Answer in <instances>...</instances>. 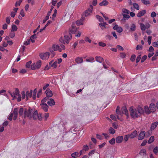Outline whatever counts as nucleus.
<instances>
[{
  "label": "nucleus",
  "instance_id": "nucleus-28",
  "mask_svg": "<svg viewBox=\"0 0 158 158\" xmlns=\"http://www.w3.org/2000/svg\"><path fill=\"white\" fill-rule=\"evenodd\" d=\"M108 3L109 2L107 1L104 0L99 3V5L101 6H105L108 5Z\"/></svg>",
  "mask_w": 158,
  "mask_h": 158
},
{
  "label": "nucleus",
  "instance_id": "nucleus-52",
  "mask_svg": "<svg viewBox=\"0 0 158 158\" xmlns=\"http://www.w3.org/2000/svg\"><path fill=\"white\" fill-rule=\"evenodd\" d=\"M84 40L86 42H88L89 43H90L91 42V40L88 37H85Z\"/></svg>",
  "mask_w": 158,
  "mask_h": 158
},
{
  "label": "nucleus",
  "instance_id": "nucleus-42",
  "mask_svg": "<svg viewBox=\"0 0 158 158\" xmlns=\"http://www.w3.org/2000/svg\"><path fill=\"white\" fill-rule=\"evenodd\" d=\"M135 25L134 24H132L131 26L130 30L131 31H134L135 29Z\"/></svg>",
  "mask_w": 158,
  "mask_h": 158
},
{
  "label": "nucleus",
  "instance_id": "nucleus-24",
  "mask_svg": "<svg viewBox=\"0 0 158 158\" xmlns=\"http://www.w3.org/2000/svg\"><path fill=\"white\" fill-rule=\"evenodd\" d=\"M137 134V131H134L133 132H132L129 135V137L130 138L133 139L135 137Z\"/></svg>",
  "mask_w": 158,
  "mask_h": 158
},
{
  "label": "nucleus",
  "instance_id": "nucleus-61",
  "mask_svg": "<svg viewBox=\"0 0 158 158\" xmlns=\"http://www.w3.org/2000/svg\"><path fill=\"white\" fill-rule=\"evenodd\" d=\"M141 58V56L140 55L138 56L136 58V63H138L139 62V60H140Z\"/></svg>",
  "mask_w": 158,
  "mask_h": 158
},
{
  "label": "nucleus",
  "instance_id": "nucleus-36",
  "mask_svg": "<svg viewBox=\"0 0 158 158\" xmlns=\"http://www.w3.org/2000/svg\"><path fill=\"white\" fill-rule=\"evenodd\" d=\"M15 33L14 31H10L9 35V36L10 38H13L15 36Z\"/></svg>",
  "mask_w": 158,
  "mask_h": 158
},
{
  "label": "nucleus",
  "instance_id": "nucleus-33",
  "mask_svg": "<svg viewBox=\"0 0 158 158\" xmlns=\"http://www.w3.org/2000/svg\"><path fill=\"white\" fill-rule=\"evenodd\" d=\"M75 61L77 63H81L83 62V59L81 57H77L75 60Z\"/></svg>",
  "mask_w": 158,
  "mask_h": 158
},
{
  "label": "nucleus",
  "instance_id": "nucleus-18",
  "mask_svg": "<svg viewBox=\"0 0 158 158\" xmlns=\"http://www.w3.org/2000/svg\"><path fill=\"white\" fill-rule=\"evenodd\" d=\"M116 142L117 143H122L123 140V137L122 136H119L117 137L116 139Z\"/></svg>",
  "mask_w": 158,
  "mask_h": 158
},
{
  "label": "nucleus",
  "instance_id": "nucleus-64",
  "mask_svg": "<svg viewBox=\"0 0 158 158\" xmlns=\"http://www.w3.org/2000/svg\"><path fill=\"white\" fill-rule=\"evenodd\" d=\"M142 49V46L140 45H137L136 47V49L137 50H140Z\"/></svg>",
  "mask_w": 158,
  "mask_h": 158
},
{
  "label": "nucleus",
  "instance_id": "nucleus-8",
  "mask_svg": "<svg viewBox=\"0 0 158 158\" xmlns=\"http://www.w3.org/2000/svg\"><path fill=\"white\" fill-rule=\"evenodd\" d=\"M49 53L48 52L41 53L40 54V57L42 60L48 59L49 58Z\"/></svg>",
  "mask_w": 158,
  "mask_h": 158
},
{
  "label": "nucleus",
  "instance_id": "nucleus-16",
  "mask_svg": "<svg viewBox=\"0 0 158 158\" xmlns=\"http://www.w3.org/2000/svg\"><path fill=\"white\" fill-rule=\"evenodd\" d=\"M139 154L143 157L146 156L147 155L146 149L144 148L142 149L139 152Z\"/></svg>",
  "mask_w": 158,
  "mask_h": 158
},
{
  "label": "nucleus",
  "instance_id": "nucleus-20",
  "mask_svg": "<svg viewBox=\"0 0 158 158\" xmlns=\"http://www.w3.org/2000/svg\"><path fill=\"white\" fill-rule=\"evenodd\" d=\"M40 106L42 109L45 111L47 112L48 110V106L46 103L43 104L41 103Z\"/></svg>",
  "mask_w": 158,
  "mask_h": 158
},
{
  "label": "nucleus",
  "instance_id": "nucleus-17",
  "mask_svg": "<svg viewBox=\"0 0 158 158\" xmlns=\"http://www.w3.org/2000/svg\"><path fill=\"white\" fill-rule=\"evenodd\" d=\"M99 25L101 28L102 30H104L107 28L106 25H107V24L106 23L104 22H100L99 23Z\"/></svg>",
  "mask_w": 158,
  "mask_h": 158
},
{
  "label": "nucleus",
  "instance_id": "nucleus-15",
  "mask_svg": "<svg viewBox=\"0 0 158 158\" xmlns=\"http://www.w3.org/2000/svg\"><path fill=\"white\" fill-rule=\"evenodd\" d=\"M52 48L55 51H58L60 52L62 51V49L60 48L58 45L56 44H54L52 45Z\"/></svg>",
  "mask_w": 158,
  "mask_h": 158
},
{
  "label": "nucleus",
  "instance_id": "nucleus-7",
  "mask_svg": "<svg viewBox=\"0 0 158 158\" xmlns=\"http://www.w3.org/2000/svg\"><path fill=\"white\" fill-rule=\"evenodd\" d=\"M32 118L34 120L38 119L40 120L42 119V117L41 114H38L37 110H35L34 109V111L32 115Z\"/></svg>",
  "mask_w": 158,
  "mask_h": 158
},
{
  "label": "nucleus",
  "instance_id": "nucleus-32",
  "mask_svg": "<svg viewBox=\"0 0 158 158\" xmlns=\"http://www.w3.org/2000/svg\"><path fill=\"white\" fill-rule=\"evenodd\" d=\"M95 58L96 61L99 63H102L103 61V58L100 56H96Z\"/></svg>",
  "mask_w": 158,
  "mask_h": 158
},
{
  "label": "nucleus",
  "instance_id": "nucleus-35",
  "mask_svg": "<svg viewBox=\"0 0 158 158\" xmlns=\"http://www.w3.org/2000/svg\"><path fill=\"white\" fill-rule=\"evenodd\" d=\"M50 15V12H49L47 15L46 16L45 18L43 20V23H44L49 18V17Z\"/></svg>",
  "mask_w": 158,
  "mask_h": 158
},
{
  "label": "nucleus",
  "instance_id": "nucleus-56",
  "mask_svg": "<svg viewBox=\"0 0 158 158\" xmlns=\"http://www.w3.org/2000/svg\"><path fill=\"white\" fill-rule=\"evenodd\" d=\"M122 11L123 13L129 14L130 13V11L126 9H123Z\"/></svg>",
  "mask_w": 158,
  "mask_h": 158
},
{
  "label": "nucleus",
  "instance_id": "nucleus-11",
  "mask_svg": "<svg viewBox=\"0 0 158 158\" xmlns=\"http://www.w3.org/2000/svg\"><path fill=\"white\" fill-rule=\"evenodd\" d=\"M113 29L114 30H116L118 33H121L123 31V29L121 27L119 26L118 25L115 24H114L113 27Z\"/></svg>",
  "mask_w": 158,
  "mask_h": 158
},
{
  "label": "nucleus",
  "instance_id": "nucleus-44",
  "mask_svg": "<svg viewBox=\"0 0 158 158\" xmlns=\"http://www.w3.org/2000/svg\"><path fill=\"white\" fill-rule=\"evenodd\" d=\"M110 117L112 119L114 120H116L117 118L118 119L120 120L119 117L118 116H117V117H116L113 115H110Z\"/></svg>",
  "mask_w": 158,
  "mask_h": 158
},
{
  "label": "nucleus",
  "instance_id": "nucleus-50",
  "mask_svg": "<svg viewBox=\"0 0 158 158\" xmlns=\"http://www.w3.org/2000/svg\"><path fill=\"white\" fill-rule=\"evenodd\" d=\"M153 152L156 154H158V147H156L153 149Z\"/></svg>",
  "mask_w": 158,
  "mask_h": 158
},
{
  "label": "nucleus",
  "instance_id": "nucleus-3",
  "mask_svg": "<svg viewBox=\"0 0 158 158\" xmlns=\"http://www.w3.org/2000/svg\"><path fill=\"white\" fill-rule=\"evenodd\" d=\"M11 96L13 98V99H16L19 102L21 100V97L20 95L19 94V90L16 89L13 92H9Z\"/></svg>",
  "mask_w": 158,
  "mask_h": 158
},
{
  "label": "nucleus",
  "instance_id": "nucleus-60",
  "mask_svg": "<svg viewBox=\"0 0 158 158\" xmlns=\"http://www.w3.org/2000/svg\"><path fill=\"white\" fill-rule=\"evenodd\" d=\"M23 110L24 109L23 108H20L19 111V114L20 115H22L23 114Z\"/></svg>",
  "mask_w": 158,
  "mask_h": 158
},
{
  "label": "nucleus",
  "instance_id": "nucleus-59",
  "mask_svg": "<svg viewBox=\"0 0 158 158\" xmlns=\"http://www.w3.org/2000/svg\"><path fill=\"white\" fill-rule=\"evenodd\" d=\"M48 98L46 97L44 98L41 101V103L45 104L46 101L48 100Z\"/></svg>",
  "mask_w": 158,
  "mask_h": 158
},
{
  "label": "nucleus",
  "instance_id": "nucleus-58",
  "mask_svg": "<svg viewBox=\"0 0 158 158\" xmlns=\"http://www.w3.org/2000/svg\"><path fill=\"white\" fill-rule=\"evenodd\" d=\"M49 50L51 53H52V57L54 56L55 55V53L54 52V50L52 48H52H50L49 49Z\"/></svg>",
  "mask_w": 158,
  "mask_h": 158
},
{
  "label": "nucleus",
  "instance_id": "nucleus-9",
  "mask_svg": "<svg viewBox=\"0 0 158 158\" xmlns=\"http://www.w3.org/2000/svg\"><path fill=\"white\" fill-rule=\"evenodd\" d=\"M93 10V6L91 5H90L89 8L83 13V15L85 16H88L92 12Z\"/></svg>",
  "mask_w": 158,
  "mask_h": 158
},
{
  "label": "nucleus",
  "instance_id": "nucleus-19",
  "mask_svg": "<svg viewBox=\"0 0 158 158\" xmlns=\"http://www.w3.org/2000/svg\"><path fill=\"white\" fill-rule=\"evenodd\" d=\"M45 93L47 97H51L53 95L52 91L49 89H47L45 91Z\"/></svg>",
  "mask_w": 158,
  "mask_h": 158
},
{
  "label": "nucleus",
  "instance_id": "nucleus-57",
  "mask_svg": "<svg viewBox=\"0 0 158 158\" xmlns=\"http://www.w3.org/2000/svg\"><path fill=\"white\" fill-rule=\"evenodd\" d=\"M152 37L151 36H149L148 38V42L149 45H150L151 43Z\"/></svg>",
  "mask_w": 158,
  "mask_h": 158
},
{
  "label": "nucleus",
  "instance_id": "nucleus-10",
  "mask_svg": "<svg viewBox=\"0 0 158 158\" xmlns=\"http://www.w3.org/2000/svg\"><path fill=\"white\" fill-rule=\"evenodd\" d=\"M78 28L76 27L74 23H73L71 27L69 29V32L71 33L74 34L77 31Z\"/></svg>",
  "mask_w": 158,
  "mask_h": 158
},
{
  "label": "nucleus",
  "instance_id": "nucleus-6",
  "mask_svg": "<svg viewBox=\"0 0 158 158\" xmlns=\"http://www.w3.org/2000/svg\"><path fill=\"white\" fill-rule=\"evenodd\" d=\"M41 65V61L39 60L37 62L33 64L31 66V69L32 70H35L40 68Z\"/></svg>",
  "mask_w": 158,
  "mask_h": 158
},
{
  "label": "nucleus",
  "instance_id": "nucleus-41",
  "mask_svg": "<svg viewBox=\"0 0 158 158\" xmlns=\"http://www.w3.org/2000/svg\"><path fill=\"white\" fill-rule=\"evenodd\" d=\"M31 61H29L28 62H27L26 64V67L27 68H29L30 67L31 68Z\"/></svg>",
  "mask_w": 158,
  "mask_h": 158
},
{
  "label": "nucleus",
  "instance_id": "nucleus-22",
  "mask_svg": "<svg viewBox=\"0 0 158 158\" xmlns=\"http://www.w3.org/2000/svg\"><path fill=\"white\" fill-rule=\"evenodd\" d=\"M144 109H143L144 112L146 113L147 114H149L151 113V111L150 110V108H149L148 106H144Z\"/></svg>",
  "mask_w": 158,
  "mask_h": 158
},
{
  "label": "nucleus",
  "instance_id": "nucleus-34",
  "mask_svg": "<svg viewBox=\"0 0 158 158\" xmlns=\"http://www.w3.org/2000/svg\"><path fill=\"white\" fill-rule=\"evenodd\" d=\"M155 140V138L153 136H151L149 139L148 143V144H150L152 143Z\"/></svg>",
  "mask_w": 158,
  "mask_h": 158
},
{
  "label": "nucleus",
  "instance_id": "nucleus-39",
  "mask_svg": "<svg viewBox=\"0 0 158 158\" xmlns=\"http://www.w3.org/2000/svg\"><path fill=\"white\" fill-rule=\"evenodd\" d=\"M142 2L146 5H149L150 2L149 0H141Z\"/></svg>",
  "mask_w": 158,
  "mask_h": 158
},
{
  "label": "nucleus",
  "instance_id": "nucleus-21",
  "mask_svg": "<svg viewBox=\"0 0 158 158\" xmlns=\"http://www.w3.org/2000/svg\"><path fill=\"white\" fill-rule=\"evenodd\" d=\"M47 103L49 106H52L55 105V102L54 99L51 98L47 102Z\"/></svg>",
  "mask_w": 158,
  "mask_h": 158
},
{
  "label": "nucleus",
  "instance_id": "nucleus-63",
  "mask_svg": "<svg viewBox=\"0 0 158 158\" xmlns=\"http://www.w3.org/2000/svg\"><path fill=\"white\" fill-rule=\"evenodd\" d=\"M147 56L146 55H144L142 57L141 60V62H143L147 59Z\"/></svg>",
  "mask_w": 158,
  "mask_h": 158
},
{
  "label": "nucleus",
  "instance_id": "nucleus-5",
  "mask_svg": "<svg viewBox=\"0 0 158 158\" xmlns=\"http://www.w3.org/2000/svg\"><path fill=\"white\" fill-rule=\"evenodd\" d=\"M119 109L120 107L119 106H118L116 110V113L117 114L120 115H122L123 114H125L127 116V118L128 117L129 114L128 111L126 107L124 106L122 108L121 112L119 111Z\"/></svg>",
  "mask_w": 158,
  "mask_h": 158
},
{
  "label": "nucleus",
  "instance_id": "nucleus-49",
  "mask_svg": "<svg viewBox=\"0 0 158 158\" xmlns=\"http://www.w3.org/2000/svg\"><path fill=\"white\" fill-rule=\"evenodd\" d=\"M23 0H19L18 1H17L15 4V6H19L21 3L22 2Z\"/></svg>",
  "mask_w": 158,
  "mask_h": 158
},
{
  "label": "nucleus",
  "instance_id": "nucleus-43",
  "mask_svg": "<svg viewBox=\"0 0 158 158\" xmlns=\"http://www.w3.org/2000/svg\"><path fill=\"white\" fill-rule=\"evenodd\" d=\"M30 39H28L24 41L23 44L25 45H27L30 44Z\"/></svg>",
  "mask_w": 158,
  "mask_h": 158
},
{
  "label": "nucleus",
  "instance_id": "nucleus-47",
  "mask_svg": "<svg viewBox=\"0 0 158 158\" xmlns=\"http://www.w3.org/2000/svg\"><path fill=\"white\" fill-rule=\"evenodd\" d=\"M123 15L124 19H128L130 17V16L128 15L123 14Z\"/></svg>",
  "mask_w": 158,
  "mask_h": 158
},
{
  "label": "nucleus",
  "instance_id": "nucleus-53",
  "mask_svg": "<svg viewBox=\"0 0 158 158\" xmlns=\"http://www.w3.org/2000/svg\"><path fill=\"white\" fill-rule=\"evenodd\" d=\"M136 56L135 55L133 54L132 55L131 57L130 60L131 61L133 62L135 61V59Z\"/></svg>",
  "mask_w": 158,
  "mask_h": 158
},
{
  "label": "nucleus",
  "instance_id": "nucleus-25",
  "mask_svg": "<svg viewBox=\"0 0 158 158\" xmlns=\"http://www.w3.org/2000/svg\"><path fill=\"white\" fill-rule=\"evenodd\" d=\"M37 36L35 34L34 35L31 36L29 39H30V41L32 43H33L35 42V40Z\"/></svg>",
  "mask_w": 158,
  "mask_h": 158
},
{
  "label": "nucleus",
  "instance_id": "nucleus-45",
  "mask_svg": "<svg viewBox=\"0 0 158 158\" xmlns=\"http://www.w3.org/2000/svg\"><path fill=\"white\" fill-rule=\"evenodd\" d=\"M109 143L111 145L114 144L115 143V139L114 138L111 139L109 141Z\"/></svg>",
  "mask_w": 158,
  "mask_h": 158
},
{
  "label": "nucleus",
  "instance_id": "nucleus-30",
  "mask_svg": "<svg viewBox=\"0 0 158 158\" xmlns=\"http://www.w3.org/2000/svg\"><path fill=\"white\" fill-rule=\"evenodd\" d=\"M158 124V123L157 122H155V123H153L151 126L150 127L151 130H153L154 129H155L156 128Z\"/></svg>",
  "mask_w": 158,
  "mask_h": 158
},
{
  "label": "nucleus",
  "instance_id": "nucleus-38",
  "mask_svg": "<svg viewBox=\"0 0 158 158\" xmlns=\"http://www.w3.org/2000/svg\"><path fill=\"white\" fill-rule=\"evenodd\" d=\"M86 61L87 62H93L94 61V58L93 57H91L89 59H86Z\"/></svg>",
  "mask_w": 158,
  "mask_h": 158
},
{
  "label": "nucleus",
  "instance_id": "nucleus-55",
  "mask_svg": "<svg viewBox=\"0 0 158 158\" xmlns=\"http://www.w3.org/2000/svg\"><path fill=\"white\" fill-rule=\"evenodd\" d=\"M89 149V147L87 145H85L84 146L83 150L85 151H88Z\"/></svg>",
  "mask_w": 158,
  "mask_h": 158
},
{
  "label": "nucleus",
  "instance_id": "nucleus-1",
  "mask_svg": "<svg viewBox=\"0 0 158 158\" xmlns=\"http://www.w3.org/2000/svg\"><path fill=\"white\" fill-rule=\"evenodd\" d=\"M129 110L131 116L133 118L140 117L144 113L143 109L140 106L136 108L131 106Z\"/></svg>",
  "mask_w": 158,
  "mask_h": 158
},
{
  "label": "nucleus",
  "instance_id": "nucleus-54",
  "mask_svg": "<svg viewBox=\"0 0 158 158\" xmlns=\"http://www.w3.org/2000/svg\"><path fill=\"white\" fill-rule=\"evenodd\" d=\"M152 44L154 47L158 48V40L153 42Z\"/></svg>",
  "mask_w": 158,
  "mask_h": 158
},
{
  "label": "nucleus",
  "instance_id": "nucleus-40",
  "mask_svg": "<svg viewBox=\"0 0 158 158\" xmlns=\"http://www.w3.org/2000/svg\"><path fill=\"white\" fill-rule=\"evenodd\" d=\"M140 28L141 30L142 31H145L146 29L145 25L141 23L140 24Z\"/></svg>",
  "mask_w": 158,
  "mask_h": 158
},
{
  "label": "nucleus",
  "instance_id": "nucleus-12",
  "mask_svg": "<svg viewBox=\"0 0 158 158\" xmlns=\"http://www.w3.org/2000/svg\"><path fill=\"white\" fill-rule=\"evenodd\" d=\"M72 37V35L70 33L68 35H65L64 36V39L66 43L68 44L69 42V40L71 39Z\"/></svg>",
  "mask_w": 158,
  "mask_h": 158
},
{
  "label": "nucleus",
  "instance_id": "nucleus-14",
  "mask_svg": "<svg viewBox=\"0 0 158 158\" xmlns=\"http://www.w3.org/2000/svg\"><path fill=\"white\" fill-rule=\"evenodd\" d=\"M145 135V132L144 131H141L139 134L138 137V139L139 140H141L143 139Z\"/></svg>",
  "mask_w": 158,
  "mask_h": 158
},
{
  "label": "nucleus",
  "instance_id": "nucleus-29",
  "mask_svg": "<svg viewBox=\"0 0 158 158\" xmlns=\"http://www.w3.org/2000/svg\"><path fill=\"white\" fill-rule=\"evenodd\" d=\"M84 19L82 18L80 20H77L76 22V24L77 25H82L83 24V20Z\"/></svg>",
  "mask_w": 158,
  "mask_h": 158
},
{
  "label": "nucleus",
  "instance_id": "nucleus-48",
  "mask_svg": "<svg viewBox=\"0 0 158 158\" xmlns=\"http://www.w3.org/2000/svg\"><path fill=\"white\" fill-rule=\"evenodd\" d=\"M98 45L101 47H104L106 45V44L103 42H100L98 43Z\"/></svg>",
  "mask_w": 158,
  "mask_h": 158
},
{
  "label": "nucleus",
  "instance_id": "nucleus-31",
  "mask_svg": "<svg viewBox=\"0 0 158 158\" xmlns=\"http://www.w3.org/2000/svg\"><path fill=\"white\" fill-rule=\"evenodd\" d=\"M18 29L17 27L15 24H12L11 26V31H16Z\"/></svg>",
  "mask_w": 158,
  "mask_h": 158
},
{
  "label": "nucleus",
  "instance_id": "nucleus-46",
  "mask_svg": "<svg viewBox=\"0 0 158 158\" xmlns=\"http://www.w3.org/2000/svg\"><path fill=\"white\" fill-rule=\"evenodd\" d=\"M37 91L36 89H35L33 91V94L32 96V98L34 99H35L36 98V94Z\"/></svg>",
  "mask_w": 158,
  "mask_h": 158
},
{
  "label": "nucleus",
  "instance_id": "nucleus-2",
  "mask_svg": "<svg viewBox=\"0 0 158 158\" xmlns=\"http://www.w3.org/2000/svg\"><path fill=\"white\" fill-rule=\"evenodd\" d=\"M34 111V108L28 107L25 109L24 116L25 118H28L29 119L32 118V115Z\"/></svg>",
  "mask_w": 158,
  "mask_h": 158
},
{
  "label": "nucleus",
  "instance_id": "nucleus-51",
  "mask_svg": "<svg viewBox=\"0 0 158 158\" xmlns=\"http://www.w3.org/2000/svg\"><path fill=\"white\" fill-rule=\"evenodd\" d=\"M133 6H134V7L137 10H139V7L138 5L136 3H134L133 4Z\"/></svg>",
  "mask_w": 158,
  "mask_h": 158
},
{
  "label": "nucleus",
  "instance_id": "nucleus-37",
  "mask_svg": "<svg viewBox=\"0 0 158 158\" xmlns=\"http://www.w3.org/2000/svg\"><path fill=\"white\" fill-rule=\"evenodd\" d=\"M109 131L110 134H113L115 133V131L113 128L110 127L109 129Z\"/></svg>",
  "mask_w": 158,
  "mask_h": 158
},
{
  "label": "nucleus",
  "instance_id": "nucleus-13",
  "mask_svg": "<svg viewBox=\"0 0 158 158\" xmlns=\"http://www.w3.org/2000/svg\"><path fill=\"white\" fill-rule=\"evenodd\" d=\"M156 106H155L154 103H151L149 106V108L151 112H155L156 110Z\"/></svg>",
  "mask_w": 158,
  "mask_h": 158
},
{
  "label": "nucleus",
  "instance_id": "nucleus-62",
  "mask_svg": "<svg viewBox=\"0 0 158 158\" xmlns=\"http://www.w3.org/2000/svg\"><path fill=\"white\" fill-rule=\"evenodd\" d=\"M96 136L97 138L99 139L102 140L103 139V138L102 136L98 134H96Z\"/></svg>",
  "mask_w": 158,
  "mask_h": 158
},
{
  "label": "nucleus",
  "instance_id": "nucleus-4",
  "mask_svg": "<svg viewBox=\"0 0 158 158\" xmlns=\"http://www.w3.org/2000/svg\"><path fill=\"white\" fill-rule=\"evenodd\" d=\"M62 61L61 58L57 59L55 60H52L49 63V65L53 69H56L57 67L58 64L60 63Z\"/></svg>",
  "mask_w": 158,
  "mask_h": 158
},
{
  "label": "nucleus",
  "instance_id": "nucleus-26",
  "mask_svg": "<svg viewBox=\"0 0 158 158\" xmlns=\"http://www.w3.org/2000/svg\"><path fill=\"white\" fill-rule=\"evenodd\" d=\"M146 11L145 10H143L139 12L137 14V17H140L142 16L143 15L146 13Z\"/></svg>",
  "mask_w": 158,
  "mask_h": 158
},
{
  "label": "nucleus",
  "instance_id": "nucleus-27",
  "mask_svg": "<svg viewBox=\"0 0 158 158\" xmlns=\"http://www.w3.org/2000/svg\"><path fill=\"white\" fill-rule=\"evenodd\" d=\"M32 93V90H31L27 91L26 94L27 98H29L31 97V96Z\"/></svg>",
  "mask_w": 158,
  "mask_h": 158
},
{
  "label": "nucleus",
  "instance_id": "nucleus-23",
  "mask_svg": "<svg viewBox=\"0 0 158 158\" xmlns=\"http://www.w3.org/2000/svg\"><path fill=\"white\" fill-rule=\"evenodd\" d=\"M18 110L17 108H15L13 112V116L14 115L13 119L15 120L17 117Z\"/></svg>",
  "mask_w": 158,
  "mask_h": 158
}]
</instances>
